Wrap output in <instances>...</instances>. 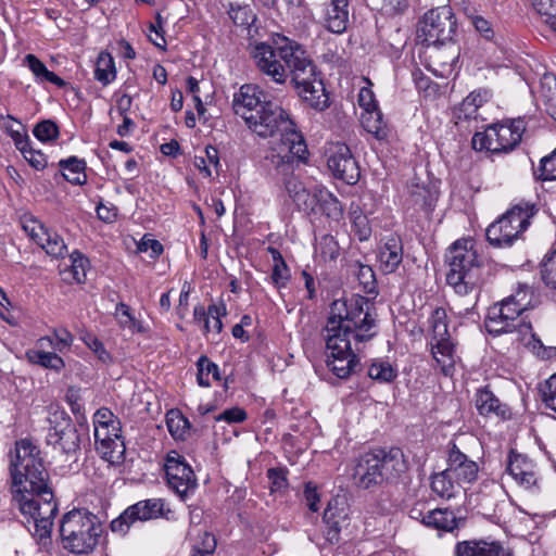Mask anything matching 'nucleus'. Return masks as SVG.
I'll return each mask as SVG.
<instances>
[{
    "instance_id": "nucleus-1",
    "label": "nucleus",
    "mask_w": 556,
    "mask_h": 556,
    "mask_svg": "<svg viewBox=\"0 0 556 556\" xmlns=\"http://www.w3.org/2000/svg\"><path fill=\"white\" fill-rule=\"evenodd\" d=\"M232 108L256 136L269 138L280 134L279 141L273 143L266 156L276 170L290 174L307 161V146L294 122L282 108L266 101L258 86L242 85L233 94Z\"/></svg>"
},
{
    "instance_id": "nucleus-2",
    "label": "nucleus",
    "mask_w": 556,
    "mask_h": 556,
    "mask_svg": "<svg viewBox=\"0 0 556 556\" xmlns=\"http://www.w3.org/2000/svg\"><path fill=\"white\" fill-rule=\"evenodd\" d=\"M10 473L13 502L27 522L34 525V538L46 544L50 539L58 504L41 452L31 439L16 441L11 453Z\"/></svg>"
},
{
    "instance_id": "nucleus-3",
    "label": "nucleus",
    "mask_w": 556,
    "mask_h": 556,
    "mask_svg": "<svg viewBox=\"0 0 556 556\" xmlns=\"http://www.w3.org/2000/svg\"><path fill=\"white\" fill-rule=\"evenodd\" d=\"M377 334V314L369 301L361 295L334 300L324 329L327 366L340 379L359 368L361 344Z\"/></svg>"
},
{
    "instance_id": "nucleus-4",
    "label": "nucleus",
    "mask_w": 556,
    "mask_h": 556,
    "mask_svg": "<svg viewBox=\"0 0 556 556\" xmlns=\"http://www.w3.org/2000/svg\"><path fill=\"white\" fill-rule=\"evenodd\" d=\"M251 54L258 72L269 81L285 86L290 76L298 94L311 108L321 111L328 106L317 67L298 41L274 34L269 41L256 43Z\"/></svg>"
},
{
    "instance_id": "nucleus-5",
    "label": "nucleus",
    "mask_w": 556,
    "mask_h": 556,
    "mask_svg": "<svg viewBox=\"0 0 556 556\" xmlns=\"http://www.w3.org/2000/svg\"><path fill=\"white\" fill-rule=\"evenodd\" d=\"M523 312L520 311L516 305L513 304L507 298L501 302L493 304L485 318V328L489 333L493 336H501L503 333L517 331L521 340L527 341V345L530 346L532 352L542 359H549L556 356V348L545 346L543 342L533 332L532 325L522 316Z\"/></svg>"
},
{
    "instance_id": "nucleus-6",
    "label": "nucleus",
    "mask_w": 556,
    "mask_h": 556,
    "mask_svg": "<svg viewBox=\"0 0 556 556\" xmlns=\"http://www.w3.org/2000/svg\"><path fill=\"white\" fill-rule=\"evenodd\" d=\"M446 281L458 294H467L482 282L481 260L471 240L456 241L446 254Z\"/></svg>"
},
{
    "instance_id": "nucleus-7",
    "label": "nucleus",
    "mask_w": 556,
    "mask_h": 556,
    "mask_svg": "<svg viewBox=\"0 0 556 556\" xmlns=\"http://www.w3.org/2000/svg\"><path fill=\"white\" fill-rule=\"evenodd\" d=\"M102 532L98 517L86 509L66 513L60 526L63 547L73 554H88L94 549Z\"/></svg>"
},
{
    "instance_id": "nucleus-8",
    "label": "nucleus",
    "mask_w": 556,
    "mask_h": 556,
    "mask_svg": "<svg viewBox=\"0 0 556 556\" xmlns=\"http://www.w3.org/2000/svg\"><path fill=\"white\" fill-rule=\"evenodd\" d=\"M539 212L534 203L520 201L486 228V239L495 248H510L528 229Z\"/></svg>"
},
{
    "instance_id": "nucleus-9",
    "label": "nucleus",
    "mask_w": 556,
    "mask_h": 556,
    "mask_svg": "<svg viewBox=\"0 0 556 556\" xmlns=\"http://www.w3.org/2000/svg\"><path fill=\"white\" fill-rule=\"evenodd\" d=\"M526 130L523 118L507 119L488 126L472 137V148L491 153H508L521 141Z\"/></svg>"
},
{
    "instance_id": "nucleus-10",
    "label": "nucleus",
    "mask_w": 556,
    "mask_h": 556,
    "mask_svg": "<svg viewBox=\"0 0 556 556\" xmlns=\"http://www.w3.org/2000/svg\"><path fill=\"white\" fill-rule=\"evenodd\" d=\"M457 21L451 7L443 5L428 11L419 22L417 40L424 46H438L451 41Z\"/></svg>"
},
{
    "instance_id": "nucleus-11",
    "label": "nucleus",
    "mask_w": 556,
    "mask_h": 556,
    "mask_svg": "<svg viewBox=\"0 0 556 556\" xmlns=\"http://www.w3.org/2000/svg\"><path fill=\"white\" fill-rule=\"evenodd\" d=\"M431 339L429 341L433 359L445 376L453 375L455 364L458 359L455 344L448 333L446 313L443 308L433 311L430 317Z\"/></svg>"
},
{
    "instance_id": "nucleus-12",
    "label": "nucleus",
    "mask_w": 556,
    "mask_h": 556,
    "mask_svg": "<svg viewBox=\"0 0 556 556\" xmlns=\"http://www.w3.org/2000/svg\"><path fill=\"white\" fill-rule=\"evenodd\" d=\"M173 510L164 498L153 497L139 501L128 506L117 518L112 520L111 530L118 535H125L137 521H149L164 518L170 519Z\"/></svg>"
},
{
    "instance_id": "nucleus-13",
    "label": "nucleus",
    "mask_w": 556,
    "mask_h": 556,
    "mask_svg": "<svg viewBox=\"0 0 556 556\" xmlns=\"http://www.w3.org/2000/svg\"><path fill=\"white\" fill-rule=\"evenodd\" d=\"M48 421L50 428L47 443L66 454L75 452L79 446V439L66 413L58 407H50Z\"/></svg>"
},
{
    "instance_id": "nucleus-14",
    "label": "nucleus",
    "mask_w": 556,
    "mask_h": 556,
    "mask_svg": "<svg viewBox=\"0 0 556 556\" xmlns=\"http://www.w3.org/2000/svg\"><path fill=\"white\" fill-rule=\"evenodd\" d=\"M21 225L24 232L49 256L64 258L68 254L64 239L56 231L45 227L37 218L25 215L21 218Z\"/></svg>"
},
{
    "instance_id": "nucleus-15",
    "label": "nucleus",
    "mask_w": 556,
    "mask_h": 556,
    "mask_svg": "<svg viewBox=\"0 0 556 556\" xmlns=\"http://www.w3.org/2000/svg\"><path fill=\"white\" fill-rule=\"evenodd\" d=\"M168 486L181 498L187 497L197 488V478L192 468L177 451H170L164 464Z\"/></svg>"
},
{
    "instance_id": "nucleus-16",
    "label": "nucleus",
    "mask_w": 556,
    "mask_h": 556,
    "mask_svg": "<svg viewBox=\"0 0 556 556\" xmlns=\"http://www.w3.org/2000/svg\"><path fill=\"white\" fill-rule=\"evenodd\" d=\"M327 165L332 175L349 185L358 181L361 170L358 163L344 143H334L328 150Z\"/></svg>"
},
{
    "instance_id": "nucleus-17",
    "label": "nucleus",
    "mask_w": 556,
    "mask_h": 556,
    "mask_svg": "<svg viewBox=\"0 0 556 556\" xmlns=\"http://www.w3.org/2000/svg\"><path fill=\"white\" fill-rule=\"evenodd\" d=\"M506 472L518 485L526 490L536 486V466L526 455L510 451L507 457Z\"/></svg>"
},
{
    "instance_id": "nucleus-18",
    "label": "nucleus",
    "mask_w": 556,
    "mask_h": 556,
    "mask_svg": "<svg viewBox=\"0 0 556 556\" xmlns=\"http://www.w3.org/2000/svg\"><path fill=\"white\" fill-rule=\"evenodd\" d=\"M463 486L471 484L478 478L477 463L463 453L456 444L448 450L447 467L445 468Z\"/></svg>"
},
{
    "instance_id": "nucleus-19",
    "label": "nucleus",
    "mask_w": 556,
    "mask_h": 556,
    "mask_svg": "<svg viewBox=\"0 0 556 556\" xmlns=\"http://www.w3.org/2000/svg\"><path fill=\"white\" fill-rule=\"evenodd\" d=\"M404 250L400 236L389 235L381 239L378 249V264L383 274H393L403 262Z\"/></svg>"
},
{
    "instance_id": "nucleus-20",
    "label": "nucleus",
    "mask_w": 556,
    "mask_h": 556,
    "mask_svg": "<svg viewBox=\"0 0 556 556\" xmlns=\"http://www.w3.org/2000/svg\"><path fill=\"white\" fill-rule=\"evenodd\" d=\"M454 556H513V551L500 541L465 540L456 543Z\"/></svg>"
},
{
    "instance_id": "nucleus-21",
    "label": "nucleus",
    "mask_w": 556,
    "mask_h": 556,
    "mask_svg": "<svg viewBox=\"0 0 556 556\" xmlns=\"http://www.w3.org/2000/svg\"><path fill=\"white\" fill-rule=\"evenodd\" d=\"M94 445L98 454L111 464H119L124 460L125 443L122 431H98L94 435Z\"/></svg>"
},
{
    "instance_id": "nucleus-22",
    "label": "nucleus",
    "mask_w": 556,
    "mask_h": 556,
    "mask_svg": "<svg viewBox=\"0 0 556 556\" xmlns=\"http://www.w3.org/2000/svg\"><path fill=\"white\" fill-rule=\"evenodd\" d=\"M372 455L377 456L382 481L395 479L406 470L403 452L397 447L389 451L378 450L372 452Z\"/></svg>"
},
{
    "instance_id": "nucleus-23",
    "label": "nucleus",
    "mask_w": 556,
    "mask_h": 556,
    "mask_svg": "<svg viewBox=\"0 0 556 556\" xmlns=\"http://www.w3.org/2000/svg\"><path fill=\"white\" fill-rule=\"evenodd\" d=\"M354 478L358 486L369 489L382 483V475L378 466L377 456L372 453L363 455L355 467Z\"/></svg>"
},
{
    "instance_id": "nucleus-24",
    "label": "nucleus",
    "mask_w": 556,
    "mask_h": 556,
    "mask_svg": "<svg viewBox=\"0 0 556 556\" xmlns=\"http://www.w3.org/2000/svg\"><path fill=\"white\" fill-rule=\"evenodd\" d=\"M475 404L479 414L485 417L495 416L502 419H507L511 415L508 405L502 403L500 399L488 388L477 391Z\"/></svg>"
},
{
    "instance_id": "nucleus-25",
    "label": "nucleus",
    "mask_w": 556,
    "mask_h": 556,
    "mask_svg": "<svg viewBox=\"0 0 556 556\" xmlns=\"http://www.w3.org/2000/svg\"><path fill=\"white\" fill-rule=\"evenodd\" d=\"M460 522L462 519L448 508L431 509L426 511L425 517H422V523L426 527L435 529L439 532L453 533L459 529Z\"/></svg>"
},
{
    "instance_id": "nucleus-26",
    "label": "nucleus",
    "mask_w": 556,
    "mask_h": 556,
    "mask_svg": "<svg viewBox=\"0 0 556 556\" xmlns=\"http://www.w3.org/2000/svg\"><path fill=\"white\" fill-rule=\"evenodd\" d=\"M349 0H330L325 10V25L334 34H342L349 23Z\"/></svg>"
},
{
    "instance_id": "nucleus-27",
    "label": "nucleus",
    "mask_w": 556,
    "mask_h": 556,
    "mask_svg": "<svg viewBox=\"0 0 556 556\" xmlns=\"http://www.w3.org/2000/svg\"><path fill=\"white\" fill-rule=\"evenodd\" d=\"M326 525L325 535L330 543H338L341 528L346 522V513L344 508L338 507V502H329L323 516Z\"/></svg>"
},
{
    "instance_id": "nucleus-28",
    "label": "nucleus",
    "mask_w": 556,
    "mask_h": 556,
    "mask_svg": "<svg viewBox=\"0 0 556 556\" xmlns=\"http://www.w3.org/2000/svg\"><path fill=\"white\" fill-rule=\"evenodd\" d=\"M188 535L191 548L189 556H207L215 552L216 539L212 533L193 528Z\"/></svg>"
},
{
    "instance_id": "nucleus-29",
    "label": "nucleus",
    "mask_w": 556,
    "mask_h": 556,
    "mask_svg": "<svg viewBox=\"0 0 556 556\" xmlns=\"http://www.w3.org/2000/svg\"><path fill=\"white\" fill-rule=\"evenodd\" d=\"M460 488L463 485L446 469L431 478V489L440 497L452 498L456 496Z\"/></svg>"
},
{
    "instance_id": "nucleus-30",
    "label": "nucleus",
    "mask_w": 556,
    "mask_h": 556,
    "mask_svg": "<svg viewBox=\"0 0 556 556\" xmlns=\"http://www.w3.org/2000/svg\"><path fill=\"white\" fill-rule=\"evenodd\" d=\"M24 64L30 70L37 83H51L58 87L65 86V81L53 72L49 71L45 63L36 55L27 54L24 58Z\"/></svg>"
},
{
    "instance_id": "nucleus-31",
    "label": "nucleus",
    "mask_w": 556,
    "mask_h": 556,
    "mask_svg": "<svg viewBox=\"0 0 556 556\" xmlns=\"http://www.w3.org/2000/svg\"><path fill=\"white\" fill-rule=\"evenodd\" d=\"M59 166L62 169L63 177L73 185H84L87 180L85 173L86 163L76 156L61 160Z\"/></svg>"
},
{
    "instance_id": "nucleus-32",
    "label": "nucleus",
    "mask_w": 556,
    "mask_h": 556,
    "mask_svg": "<svg viewBox=\"0 0 556 556\" xmlns=\"http://www.w3.org/2000/svg\"><path fill=\"white\" fill-rule=\"evenodd\" d=\"M94 78L103 86L110 85L116 78L115 61L106 51H101L97 58Z\"/></svg>"
},
{
    "instance_id": "nucleus-33",
    "label": "nucleus",
    "mask_w": 556,
    "mask_h": 556,
    "mask_svg": "<svg viewBox=\"0 0 556 556\" xmlns=\"http://www.w3.org/2000/svg\"><path fill=\"white\" fill-rule=\"evenodd\" d=\"M361 123L364 129L374 135L377 139H383L387 137V125L379 108L362 112Z\"/></svg>"
},
{
    "instance_id": "nucleus-34",
    "label": "nucleus",
    "mask_w": 556,
    "mask_h": 556,
    "mask_svg": "<svg viewBox=\"0 0 556 556\" xmlns=\"http://www.w3.org/2000/svg\"><path fill=\"white\" fill-rule=\"evenodd\" d=\"M268 252L270 253L274 262L271 281L278 289L283 288L291 277L290 269L277 249L269 247Z\"/></svg>"
},
{
    "instance_id": "nucleus-35",
    "label": "nucleus",
    "mask_w": 556,
    "mask_h": 556,
    "mask_svg": "<svg viewBox=\"0 0 556 556\" xmlns=\"http://www.w3.org/2000/svg\"><path fill=\"white\" fill-rule=\"evenodd\" d=\"M506 298L523 313L536 304L534 290L527 283H518L515 291Z\"/></svg>"
},
{
    "instance_id": "nucleus-36",
    "label": "nucleus",
    "mask_w": 556,
    "mask_h": 556,
    "mask_svg": "<svg viewBox=\"0 0 556 556\" xmlns=\"http://www.w3.org/2000/svg\"><path fill=\"white\" fill-rule=\"evenodd\" d=\"M490 98V92L485 89H479L470 92L460 103L459 111L464 113L466 118H476L477 111Z\"/></svg>"
},
{
    "instance_id": "nucleus-37",
    "label": "nucleus",
    "mask_w": 556,
    "mask_h": 556,
    "mask_svg": "<svg viewBox=\"0 0 556 556\" xmlns=\"http://www.w3.org/2000/svg\"><path fill=\"white\" fill-rule=\"evenodd\" d=\"M407 192L414 205L421 208H428L431 206L432 194L418 178H413L407 182Z\"/></svg>"
},
{
    "instance_id": "nucleus-38",
    "label": "nucleus",
    "mask_w": 556,
    "mask_h": 556,
    "mask_svg": "<svg viewBox=\"0 0 556 556\" xmlns=\"http://www.w3.org/2000/svg\"><path fill=\"white\" fill-rule=\"evenodd\" d=\"M27 357L34 364L55 371H60L65 367L63 358L53 352L33 350L27 352Z\"/></svg>"
},
{
    "instance_id": "nucleus-39",
    "label": "nucleus",
    "mask_w": 556,
    "mask_h": 556,
    "mask_svg": "<svg viewBox=\"0 0 556 556\" xmlns=\"http://www.w3.org/2000/svg\"><path fill=\"white\" fill-rule=\"evenodd\" d=\"M101 430L104 432L122 431L119 420L105 407L98 409L93 415V435Z\"/></svg>"
},
{
    "instance_id": "nucleus-40",
    "label": "nucleus",
    "mask_w": 556,
    "mask_h": 556,
    "mask_svg": "<svg viewBox=\"0 0 556 556\" xmlns=\"http://www.w3.org/2000/svg\"><path fill=\"white\" fill-rule=\"evenodd\" d=\"M72 333L65 329H54L52 337H43L38 340V345L40 348L51 346L59 352H63L67 350L73 343Z\"/></svg>"
},
{
    "instance_id": "nucleus-41",
    "label": "nucleus",
    "mask_w": 556,
    "mask_h": 556,
    "mask_svg": "<svg viewBox=\"0 0 556 556\" xmlns=\"http://www.w3.org/2000/svg\"><path fill=\"white\" fill-rule=\"evenodd\" d=\"M70 260L71 266L65 273L72 276V281L76 283L85 282L87 268L89 266L88 258L83 253L75 250L70 254Z\"/></svg>"
},
{
    "instance_id": "nucleus-42",
    "label": "nucleus",
    "mask_w": 556,
    "mask_h": 556,
    "mask_svg": "<svg viewBox=\"0 0 556 556\" xmlns=\"http://www.w3.org/2000/svg\"><path fill=\"white\" fill-rule=\"evenodd\" d=\"M318 212L336 219L342 214V207L339 200L325 187L323 188V191H319L317 213Z\"/></svg>"
},
{
    "instance_id": "nucleus-43",
    "label": "nucleus",
    "mask_w": 556,
    "mask_h": 556,
    "mask_svg": "<svg viewBox=\"0 0 556 556\" xmlns=\"http://www.w3.org/2000/svg\"><path fill=\"white\" fill-rule=\"evenodd\" d=\"M323 186L314 185L311 188H305L304 191L295 200V205L299 210L307 213H317V204L319 202V191H323Z\"/></svg>"
},
{
    "instance_id": "nucleus-44",
    "label": "nucleus",
    "mask_w": 556,
    "mask_h": 556,
    "mask_svg": "<svg viewBox=\"0 0 556 556\" xmlns=\"http://www.w3.org/2000/svg\"><path fill=\"white\" fill-rule=\"evenodd\" d=\"M197 380L201 387L207 388L211 386L210 375H212L214 380L220 379L218 366L215 363L211 362L206 356L203 355L199 357L197 362Z\"/></svg>"
},
{
    "instance_id": "nucleus-45",
    "label": "nucleus",
    "mask_w": 556,
    "mask_h": 556,
    "mask_svg": "<svg viewBox=\"0 0 556 556\" xmlns=\"http://www.w3.org/2000/svg\"><path fill=\"white\" fill-rule=\"evenodd\" d=\"M535 179L541 181L556 180V148L540 160L539 166L533 170Z\"/></svg>"
},
{
    "instance_id": "nucleus-46",
    "label": "nucleus",
    "mask_w": 556,
    "mask_h": 556,
    "mask_svg": "<svg viewBox=\"0 0 556 556\" xmlns=\"http://www.w3.org/2000/svg\"><path fill=\"white\" fill-rule=\"evenodd\" d=\"M368 376L379 382H391L396 377L392 365L382 359H375L368 368Z\"/></svg>"
},
{
    "instance_id": "nucleus-47",
    "label": "nucleus",
    "mask_w": 556,
    "mask_h": 556,
    "mask_svg": "<svg viewBox=\"0 0 556 556\" xmlns=\"http://www.w3.org/2000/svg\"><path fill=\"white\" fill-rule=\"evenodd\" d=\"M540 98L547 111L556 104V76L554 74H544L540 81Z\"/></svg>"
},
{
    "instance_id": "nucleus-48",
    "label": "nucleus",
    "mask_w": 556,
    "mask_h": 556,
    "mask_svg": "<svg viewBox=\"0 0 556 556\" xmlns=\"http://www.w3.org/2000/svg\"><path fill=\"white\" fill-rule=\"evenodd\" d=\"M315 253L324 261H333L339 255L338 242L332 236L324 235L316 241Z\"/></svg>"
},
{
    "instance_id": "nucleus-49",
    "label": "nucleus",
    "mask_w": 556,
    "mask_h": 556,
    "mask_svg": "<svg viewBox=\"0 0 556 556\" xmlns=\"http://www.w3.org/2000/svg\"><path fill=\"white\" fill-rule=\"evenodd\" d=\"M540 394L545 406L556 413V374L540 386Z\"/></svg>"
},
{
    "instance_id": "nucleus-50",
    "label": "nucleus",
    "mask_w": 556,
    "mask_h": 556,
    "mask_svg": "<svg viewBox=\"0 0 556 556\" xmlns=\"http://www.w3.org/2000/svg\"><path fill=\"white\" fill-rule=\"evenodd\" d=\"M33 134L38 140L47 142L59 137V127L54 122L47 119L38 123Z\"/></svg>"
},
{
    "instance_id": "nucleus-51",
    "label": "nucleus",
    "mask_w": 556,
    "mask_h": 556,
    "mask_svg": "<svg viewBox=\"0 0 556 556\" xmlns=\"http://www.w3.org/2000/svg\"><path fill=\"white\" fill-rule=\"evenodd\" d=\"M352 230L359 241H366L371 235V228L367 216L359 212L352 213Z\"/></svg>"
},
{
    "instance_id": "nucleus-52",
    "label": "nucleus",
    "mask_w": 556,
    "mask_h": 556,
    "mask_svg": "<svg viewBox=\"0 0 556 556\" xmlns=\"http://www.w3.org/2000/svg\"><path fill=\"white\" fill-rule=\"evenodd\" d=\"M228 13L233 23L239 26H249L254 21L249 5L231 4Z\"/></svg>"
},
{
    "instance_id": "nucleus-53",
    "label": "nucleus",
    "mask_w": 556,
    "mask_h": 556,
    "mask_svg": "<svg viewBox=\"0 0 556 556\" xmlns=\"http://www.w3.org/2000/svg\"><path fill=\"white\" fill-rule=\"evenodd\" d=\"M267 478L271 492H282L288 488L287 470L283 468H270L267 470Z\"/></svg>"
},
{
    "instance_id": "nucleus-54",
    "label": "nucleus",
    "mask_w": 556,
    "mask_h": 556,
    "mask_svg": "<svg viewBox=\"0 0 556 556\" xmlns=\"http://www.w3.org/2000/svg\"><path fill=\"white\" fill-rule=\"evenodd\" d=\"M542 278L547 286L556 289V247L543 263Z\"/></svg>"
},
{
    "instance_id": "nucleus-55",
    "label": "nucleus",
    "mask_w": 556,
    "mask_h": 556,
    "mask_svg": "<svg viewBox=\"0 0 556 556\" xmlns=\"http://www.w3.org/2000/svg\"><path fill=\"white\" fill-rule=\"evenodd\" d=\"M294 170L295 168L290 174H283L277 170V173L283 177L282 181L285 185V189L289 197L293 200V202H295L298 195H300L302 191H304L306 188L302 184V181H300L296 177L293 176Z\"/></svg>"
},
{
    "instance_id": "nucleus-56",
    "label": "nucleus",
    "mask_w": 556,
    "mask_h": 556,
    "mask_svg": "<svg viewBox=\"0 0 556 556\" xmlns=\"http://www.w3.org/2000/svg\"><path fill=\"white\" fill-rule=\"evenodd\" d=\"M533 9L547 25L556 16V0H535Z\"/></svg>"
},
{
    "instance_id": "nucleus-57",
    "label": "nucleus",
    "mask_w": 556,
    "mask_h": 556,
    "mask_svg": "<svg viewBox=\"0 0 556 556\" xmlns=\"http://www.w3.org/2000/svg\"><path fill=\"white\" fill-rule=\"evenodd\" d=\"M470 22L475 29L486 40H493L495 37V31L493 25L490 21L484 18L482 15H471Z\"/></svg>"
},
{
    "instance_id": "nucleus-58",
    "label": "nucleus",
    "mask_w": 556,
    "mask_h": 556,
    "mask_svg": "<svg viewBox=\"0 0 556 556\" xmlns=\"http://www.w3.org/2000/svg\"><path fill=\"white\" fill-rule=\"evenodd\" d=\"M227 314L224 303L208 305V316L211 319V331L219 333L223 329L222 317Z\"/></svg>"
},
{
    "instance_id": "nucleus-59",
    "label": "nucleus",
    "mask_w": 556,
    "mask_h": 556,
    "mask_svg": "<svg viewBox=\"0 0 556 556\" xmlns=\"http://www.w3.org/2000/svg\"><path fill=\"white\" fill-rule=\"evenodd\" d=\"M84 341L102 363H110L112 361L110 353L105 350L103 343L98 338L88 336Z\"/></svg>"
},
{
    "instance_id": "nucleus-60",
    "label": "nucleus",
    "mask_w": 556,
    "mask_h": 556,
    "mask_svg": "<svg viewBox=\"0 0 556 556\" xmlns=\"http://www.w3.org/2000/svg\"><path fill=\"white\" fill-rule=\"evenodd\" d=\"M245 419L247 413L240 407L228 408L215 417L216 421H226L227 424H238Z\"/></svg>"
},
{
    "instance_id": "nucleus-61",
    "label": "nucleus",
    "mask_w": 556,
    "mask_h": 556,
    "mask_svg": "<svg viewBox=\"0 0 556 556\" xmlns=\"http://www.w3.org/2000/svg\"><path fill=\"white\" fill-rule=\"evenodd\" d=\"M358 104L363 112L378 109V103L374 91L368 87H363L358 93Z\"/></svg>"
},
{
    "instance_id": "nucleus-62",
    "label": "nucleus",
    "mask_w": 556,
    "mask_h": 556,
    "mask_svg": "<svg viewBox=\"0 0 556 556\" xmlns=\"http://www.w3.org/2000/svg\"><path fill=\"white\" fill-rule=\"evenodd\" d=\"M138 250L140 252L149 253L151 258H156L163 252V245L160 241L154 239H146V237L138 244Z\"/></svg>"
},
{
    "instance_id": "nucleus-63",
    "label": "nucleus",
    "mask_w": 556,
    "mask_h": 556,
    "mask_svg": "<svg viewBox=\"0 0 556 556\" xmlns=\"http://www.w3.org/2000/svg\"><path fill=\"white\" fill-rule=\"evenodd\" d=\"M25 160L36 169H43L47 166V157L40 151L34 150L31 147L28 148V151L22 153Z\"/></svg>"
},
{
    "instance_id": "nucleus-64",
    "label": "nucleus",
    "mask_w": 556,
    "mask_h": 556,
    "mask_svg": "<svg viewBox=\"0 0 556 556\" xmlns=\"http://www.w3.org/2000/svg\"><path fill=\"white\" fill-rule=\"evenodd\" d=\"M187 422V419L174 413H172V415L167 418V427L169 432L174 437L178 438L182 437L184 428L186 427Z\"/></svg>"
}]
</instances>
